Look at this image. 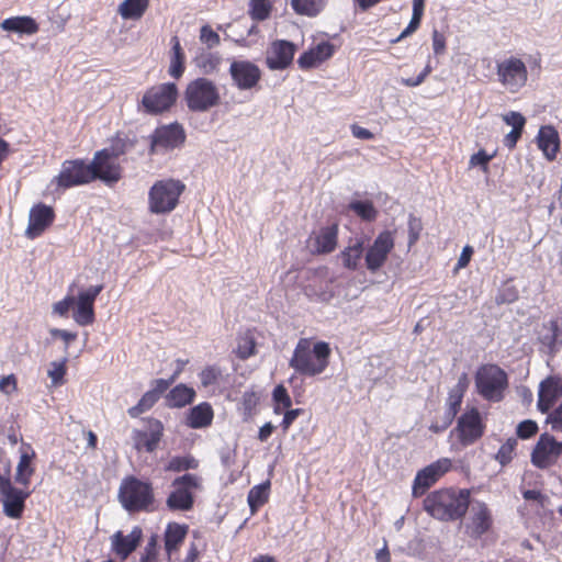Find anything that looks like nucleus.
<instances>
[{
	"label": "nucleus",
	"mask_w": 562,
	"mask_h": 562,
	"mask_svg": "<svg viewBox=\"0 0 562 562\" xmlns=\"http://www.w3.org/2000/svg\"><path fill=\"white\" fill-rule=\"evenodd\" d=\"M471 505V491L454 486L429 492L423 499V509L435 520L453 522L461 520Z\"/></svg>",
	"instance_id": "nucleus-1"
},
{
	"label": "nucleus",
	"mask_w": 562,
	"mask_h": 562,
	"mask_svg": "<svg viewBox=\"0 0 562 562\" xmlns=\"http://www.w3.org/2000/svg\"><path fill=\"white\" fill-rule=\"evenodd\" d=\"M184 189L186 186L180 180L167 179L155 182L148 193L149 211L155 214L173 211Z\"/></svg>",
	"instance_id": "nucleus-6"
},
{
	"label": "nucleus",
	"mask_w": 562,
	"mask_h": 562,
	"mask_svg": "<svg viewBox=\"0 0 562 562\" xmlns=\"http://www.w3.org/2000/svg\"><path fill=\"white\" fill-rule=\"evenodd\" d=\"M431 71L432 66L430 65V61H428L424 70L416 78H402L401 82L406 87H417L425 81V79L429 76Z\"/></svg>",
	"instance_id": "nucleus-59"
},
{
	"label": "nucleus",
	"mask_w": 562,
	"mask_h": 562,
	"mask_svg": "<svg viewBox=\"0 0 562 562\" xmlns=\"http://www.w3.org/2000/svg\"><path fill=\"white\" fill-rule=\"evenodd\" d=\"M547 414V423L551 424L552 429L555 431H562V403Z\"/></svg>",
	"instance_id": "nucleus-60"
},
{
	"label": "nucleus",
	"mask_w": 562,
	"mask_h": 562,
	"mask_svg": "<svg viewBox=\"0 0 562 562\" xmlns=\"http://www.w3.org/2000/svg\"><path fill=\"white\" fill-rule=\"evenodd\" d=\"M517 443L518 441L516 438H508L506 442L499 447L495 459L501 465L505 467L512 462L515 456Z\"/></svg>",
	"instance_id": "nucleus-50"
},
{
	"label": "nucleus",
	"mask_w": 562,
	"mask_h": 562,
	"mask_svg": "<svg viewBox=\"0 0 562 562\" xmlns=\"http://www.w3.org/2000/svg\"><path fill=\"white\" fill-rule=\"evenodd\" d=\"M221 61V56L211 52H202L195 57V65L203 74L214 72L218 68Z\"/></svg>",
	"instance_id": "nucleus-47"
},
{
	"label": "nucleus",
	"mask_w": 562,
	"mask_h": 562,
	"mask_svg": "<svg viewBox=\"0 0 562 562\" xmlns=\"http://www.w3.org/2000/svg\"><path fill=\"white\" fill-rule=\"evenodd\" d=\"M119 501L130 513L153 512L156 499L151 482L134 475L124 477L119 488Z\"/></svg>",
	"instance_id": "nucleus-3"
},
{
	"label": "nucleus",
	"mask_w": 562,
	"mask_h": 562,
	"mask_svg": "<svg viewBox=\"0 0 562 562\" xmlns=\"http://www.w3.org/2000/svg\"><path fill=\"white\" fill-rule=\"evenodd\" d=\"M188 533V526L178 522H170L167 525L164 541L165 550L169 557L177 552L183 543Z\"/></svg>",
	"instance_id": "nucleus-34"
},
{
	"label": "nucleus",
	"mask_w": 562,
	"mask_h": 562,
	"mask_svg": "<svg viewBox=\"0 0 562 562\" xmlns=\"http://www.w3.org/2000/svg\"><path fill=\"white\" fill-rule=\"evenodd\" d=\"M494 156L495 154L490 155L484 149H480L471 156L469 164L471 167L480 166L484 172H487L488 162L494 158Z\"/></svg>",
	"instance_id": "nucleus-57"
},
{
	"label": "nucleus",
	"mask_w": 562,
	"mask_h": 562,
	"mask_svg": "<svg viewBox=\"0 0 562 562\" xmlns=\"http://www.w3.org/2000/svg\"><path fill=\"white\" fill-rule=\"evenodd\" d=\"M395 247V231L384 229L378 234L373 243L366 248L364 267L376 273L386 263Z\"/></svg>",
	"instance_id": "nucleus-11"
},
{
	"label": "nucleus",
	"mask_w": 562,
	"mask_h": 562,
	"mask_svg": "<svg viewBox=\"0 0 562 562\" xmlns=\"http://www.w3.org/2000/svg\"><path fill=\"white\" fill-rule=\"evenodd\" d=\"M184 61L186 56L182 50V47L178 41V37H175L171 46L169 75L176 79H179L183 75L186 69Z\"/></svg>",
	"instance_id": "nucleus-41"
},
{
	"label": "nucleus",
	"mask_w": 562,
	"mask_h": 562,
	"mask_svg": "<svg viewBox=\"0 0 562 562\" xmlns=\"http://www.w3.org/2000/svg\"><path fill=\"white\" fill-rule=\"evenodd\" d=\"M524 128H513L505 137L504 145L509 149H514L517 145V142L521 137Z\"/></svg>",
	"instance_id": "nucleus-64"
},
{
	"label": "nucleus",
	"mask_w": 562,
	"mask_h": 562,
	"mask_svg": "<svg viewBox=\"0 0 562 562\" xmlns=\"http://www.w3.org/2000/svg\"><path fill=\"white\" fill-rule=\"evenodd\" d=\"M108 150L101 149L94 153L92 161L89 162L94 181L101 180L106 184H114L122 179L123 169Z\"/></svg>",
	"instance_id": "nucleus-17"
},
{
	"label": "nucleus",
	"mask_w": 562,
	"mask_h": 562,
	"mask_svg": "<svg viewBox=\"0 0 562 562\" xmlns=\"http://www.w3.org/2000/svg\"><path fill=\"white\" fill-rule=\"evenodd\" d=\"M228 72L234 86L239 90L255 89L262 77L261 69L250 60H233Z\"/></svg>",
	"instance_id": "nucleus-20"
},
{
	"label": "nucleus",
	"mask_w": 562,
	"mask_h": 562,
	"mask_svg": "<svg viewBox=\"0 0 562 562\" xmlns=\"http://www.w3.org/2000/svg\"><path fill=\"white\" fill-rule=\"evenodd\" d=\"M158 397L150 391L143 394L138 403L128 408L127 413L132 418H136L143 413L149 411L157 402Z\"/></svg>",
	"instance_id": "nucleus-49"
},
{
	"label": "nucleus",
	"mask_w": 562,
	"mask_h": 562,
	"mask_svg": "<svg viewBox=\"0 0 562 562\" xmlns=\"http://www.w3.org/2000/svg\"><path fill=\"white\" fill-rule=\"evenodd\" d=\"M102 290L103 285L98 284L79 292L72 313V317L79 326H88L94 322V302Z\"/></svg>",
	"instance_id": "nucleus-22"
},
{
	"label": "nucleus",
	"mask_w": 562,
	"mask_h": 562,
	"mask_svg": "<svg viewBox=\"0 0 562 562\" xmlns=\"http://www.w3.org/2000/svg\"><path fill=\"white\" fill-rule=\"evenodd\" d=\"M331 349L326 341H313L312 338H300L289 366L302 376L322 374L329 366Z\"/></svg>",
	"instance_id": "nucleus-2"
},
{
	"label": "nucleus",
	"mask_w": 562,
	"mask_h": 562,
	"mask_svg": "<svg viewBox=\"0 0 562 562\" xmlns=\"http://www.w3.org/2000/svg\"><path fill=\"white\" fill-rule=\"evenodd\" d=\"M144 422L146 423L145 430L134 429L132 431L133 447L137 452L151 453L158 448L164 437L165 427L161 420L154 417H148Z\"/></svg>",
	"instance_id": "nucleus-16"
},
{
	"label": "nucleus",
	"mask_w": 562,
	"mask_h": 562,
	"mask_svg": "<svg viewBox=\"0 0 562 562\" xmlns=\"http://www.w3.org/2000/svg\"><path fill=\"white\" fill-rule=\"evenodd\" d=\"M537 144L549 161H553L560 150V137L558 131L551 126H541L537 136Z\"/></svg>",
	"instance_id": "nucleus-30"
},
{
	"label": "nucleus",
	"mask_w": 562,
	"mask_h": 562,
	"mask_svg": "<svg viewBox=\"0 0 562 562\" xmlns=\"http://www.w3.org/2000/svg\"><path fill=\"white\" fill-rule=\"evenodd\" d=\"M89 162L82 158L63 161L60 171L52 180L58 189L67 190L89 184L94 181Z\"/></svg>",
	"instance_id": "nucleus-8"
},
{
	"label": "nucleus",
	"mask_w": 562,
	"mask_h": 562,
	"mask_svg": "<svg viewBox=\"0 0 562 562\" xmlns=\"http://www.w3.org/2000/svg\"><path fill=\"white\" fill-rule=\"evenodd\" d=\"M150 0H124L119 7V13L126 20H138L143 16Z\"/></svg>",
	"instance_id": "nucleus-39"
},
{
	"label": "nucleus",
	"mask_w": 562,
	"mask_h": 562,
	"mask_svg": "<svg viewBox=\"0 0 562 562\" xmlns=\"http://www.w3.org/2000/svg\"><path fill=\"white\" fill-rule=\"evenodd\" d=\"M142 539V529L135 527L130 535L116 531L112 536V550L122 560H126L128 555L136 550Z\"/></svg>",
	"instance_id": "nucleus-28"
},
{
	"label": "nucleus",
	"mask_w": 562,
	"mask_h": 562,
	"mask_svg": "<svg viewBox=\"0 0 562 562\" xmlns=\"http://www.w3.org/2000/svg\"><path fill=\"white\" fill-rule=\"evenodd\" d=\"M453 432L462 447L471 446L480 440L485 432V424L479 408L465 409L459 416Z\"/></svg>",
	"instance_id": "nucleus-13"
},
{
	"label": "nucleus",
	"mask_w": 562,
	"mask_h": 562,
	"mask_svg": "<svg viewBox=\"0 0 562 562\" xmlns=\"http://www.w3.org/2000/svg\"><path fill=\"white\" fill-rule=\"evenodd\" d=\"M236 356L241 360H246L256 355V340L250 330L238 337Z\"/></svg>",
	"instance_id": "nucleus-43"
},
{
	"label": "nucleus",
	"mask_w": 562,
	"mask_h": 562,
	"mask_svg": "<svg viewBox=\"0 0 562 562\" xmlns=\"http://www.w3.org/2000/svg\"><path fill=\"white\" fill-rule=\"evenodd\" d=\"M424 9L425 0H413V15L411 22L400 35H409L418 29L424 15Z\"/></svg>",
	"instance_id": "nucleus-51"
},
{
	"label": "nucleus",
	"mask_w": 562,
	"mask_h": 562,
	"mask_svg": "<svg viewBox=\"0 0 562 562\" xmlns=\"http://www.w3.org/2000/svg\"><path fill=\"white\" fill-rule=\"evenodd\" d=\"M338 224L334 223L311 233L306 247L312 255H327L333 252L338 244Z\"/></svg>",
	"instance_id": "nucleus-24"
},
{
	"label": "nucleus",
	"mask_w": 562,
	"mask_h": 562,
	"mask_svg": "<svg viewBox=\"0 0 562 562\" xmlns=\"http://www.w3.org/2000/svg\"><path fill=\"white\" fill-rule=\"evenodd\" d=\"M561 397L562 376L558 374L549 375L539 384L537 408L542 414H547Z\"/></svg>",
	"instance_id": "nucleus-25"
},
{
	"label": "nucleus",
	"mask_w": 562,
	"mask_h": 562,
	"mask_svg": "<svg viewBox=\"0 0 562 562\" xmlns=\"http://www.w3.org/2000/svg\"><path fill=\"white\" fill-rule=\"evenodd\" d=\"M222 376V371L216 366H206L199 373V378L201 381V385L203 387H209L211 385L216 384Z\"/></svg>",
	"instance_id": "nucleus-53"
},
{
	"label": "nucleus",
	"mask_w": 562,
	"mask_h": 562,
	"mask_svg": "<svg viewBox=\"0 0 562 562\" xmlns=\"http://www.w3.org/2000/svg\"><path fill=\"white\" fill-rule=\"evenodd\" d=\"M182 371V367H179L175 373L170 376V379L166 380V379H156L151 382V389L149 390L150 392H153L154 394H156V396L159 398L161 394H164L168 389L169 386L176 381V379L178 378V375L181 373Z\"/></svg>",
	"instance_id": "nucleus-54"
},
{
	"label": "nucleus",
	"mask_w": 562,
	"mask_h": 562,
	"mask_svg": "<svg viewBox=\"0 0 562 562\" xmlns=\"http://www.w3.org/2000/svg\"><path fill=\"white\" fill-rule=\"evenodd\" d=\"M544 328L548 330L542 335L539 340L544 346L550 355L557 353L562 348V329L558 319H551Z\"/></svg>",
	"instance_id": "nucleus-36"
},
{
	"label": "nucleus",
	"mask_w": 562,
	"mask_h": 562,
	"mask_svg": "<svg viewBox=\"0 0 562 562\" xmlns=\"http://www.w3.org/2000/svg\"><path fill=\"white\" fill-rule=\"evenodd\" d=\"M494 526L492 509L485 502L475 501L464 524V533L472 540H479L491 532Z\"/></svg>",
	"instance_id": "nucleus-15"
},
{
	"label": "nucleus",
	"mask_w": 562,
	"mask_h": 562,
	"mask_svg": "<svg viewBox=\"0 0 562 562\" xmlns=\"http://www.w3.org/2000/svg\"><path fill=\"white\" fill-rule=\"evenodd\" d=\"M283 419L281 422V427L283 431H288V429L291 427L293 422L303 413L302 408H294V409H285Z\"/></svg>",
	"instance_id": "nucleus-63"
},
{
	"label": "nucleus",
	"mask_w": 562,
	"mask_h": 562,
	"mask_svg": "<svg viewBox=\"0 0 562 562\" xmlns=\"http://www.w3.org/2000/svg\"><path fill=\"white\" fill-rule=\"evenodd\" d=\"M273 413L281 414L292 406V400L283 384H278L272 392Z\"/></svg>",
	"instance_id": "nucleus-48"
},
{
	"label": "nucleus",
	"mask_w": 562,
	"mask_h": 562,
	"mask_svg": "<svg viewBox=\"0 0 562 562\" xmlns=\"http://www.w3.org/2000/svg\"><path fill=\"white\" fill-rule=\"evenodd\" d=\"M295 53V44L285 40H276L266 50V66L273 71L284 70L292 65Z\"/></svg>",
	"instance_id": "nucleus-23"
},
{
	"label": "nucleus",
	"mask_w": 562,
	"mask_h": 562,
	"mask_svg": "<svg viewBox=\"0 0 562 562\" xmlns=\"http://www.w3.org/2000/svg\"><path fill=\"white\" fill-rule=\"evenodd\" d=\"M214 411L210 403L202 402L193 406L186 418V425L192 429L206 428L212 425Z\"/></svg>",
	"instance_id": "nucleus-32"
},
{
	"label": "nucleus",
	"mask_w": 562,
	"mask_h": 562,
	"mask_svg": "<svg viewBox=\"0 0 562 562\" xmlns=\"http://www.w3.org/2000/svg\"><path fill=\"white\" fill-rule=\"evenodd\" d=\"M184 100L189 110L205 112L220 104V91L216 85L204 77L196 78L188 83Z\"/></svg>",
	"instance_id": "nucleus-7"
},
{
	"label": "nucleus",
	"mask_w": 562,
	"mask_h": 562,
	"mask_svg": "<svg viewBox=\"0 0 562 562\" xmlns=\"http://www.w3.org/2000/svg\"><path fill=\"white\" fill-rule=\"evenodd\" d=\"M172 491L166 499L168 509L172 512H189L195 502V492L203 487V480L194 473L177 476L171 483Z\"/></svg>",
	"instance_id": "nucleus-5"
},
{
	"label": "nucleus",
	"mask_w": 562,
	"mask_h": 562,
	"mask_svg": "<svg viewBox=\"0 0 562 562\" xmlns=\"http://www.w3.org/2000/svg\"><path fill=\"white\" fill-rule=\"evenodd\" d=\"M348 209L357 216H359L362 221L373 222L378 216V211L374 207L371 201H351L348 205Z\"/></svg>",
	"instance_id": "nucleus-44"
},
{
	"label": "nucleus",
	"mask_w": 562,
	"mask_h": 562,
	"mask_svg": "<svg viewBox=\"0 0 562 562\" xmlns=\"http://www.w3.org/2000/svg\"><path fill=\"white\" fill-rule=\"evenodd\" d=\"M273 10L271 0H249L248 14L252 21H266L270 18Z\"/></svg>",
	"instance_id": "nucleus-42"
},
{
	"label": "nucleus",
	"mask_w": 562,
	"mask_h": 562,
	"mask_svg": "<svg viewBox=\"0 0 562 562\" xmlns=\"http://www.w3.org/2000/svg\"><path fill=\"white\" fill-rule=\"evenodd\" d=\"M327 0H291V7L295 13L314 18L326 7Z\"/></svg>",
	"instance_id": "nucleus-40"
},
{
	"label": "nucleus",
	"mask_w": 562,
	"mask_h": 562,
	"mask_svg": "<svg viewBox=\"0 0 562 562\" xmlns=\"http://www.w3.org/2000/svg\"><path fill=\"white\" fill-rule=\"evenodd\" d=\"M453 469L450 458H440L418 470L412 484V496L419 498Z\"/></svg>",
	"instance_id": "nucleus-10"
},
{
	"label": "nucleus",
	"mask_w": 562,
	"mask_h": 562,
	"mask_svg": "<svg viewBox=\"0 0 562 562\" xmlns=\"http://www.w3.org/2000/svg\"><path fill=\"white\" fill-rule=\"evenodd\" d=\"M31 492L13 486L8 475L0 473V499L3 514L11 519H20Z\"/></svg>",
	"instance_id": "nucleus-14"
},
{
	"label": "nucleus",
	"mask_w": 562,
	"mask_h": 562,
	"mask_svg": "<svg viewBox=\"0 0 562 562\" xmlns=\"http://www.w3.org/2000/svg\"><path fill=\"white\" fill-rule=\"evenodd\" d=\"M18 390V380L14 374H9L0 380V392L10 395Z\"/></svg>",
	"instance_id": "nucleus-61"
},
{
	"label": "nucleus",
	"mask_w": 562,
	"mask_h": 562,
	"mask_svg": "<svg viewBox=\"0 0 562 562\" xmlns=\"http://www.w3.org/2000/svg\"><path fill=\"white\" fill-rule=\"evenodd\" d=\"M562 454V442L544 432L540 435L532 452L531 462L539 469H548L553 465Z\"/></svg>",
	"instance_id": "nucleus-18"
},
{
	"label": "nucleus",
	"mask_w": 562,
	"mask_h": 562,
	"mask_svg": "<svg viewBox=\"0 0 562 562\" xmlns=\"http://www.w3.org/2000/svg\"><path fill=\"white\" fill-rule=\"evenodd\" d=\"M137 144L136 137H131L125 133L117 132L111 139L110 146L103 148L114 158L117 159L123 155H126Z\"/></svg>",
	"instance_id": "nucleus-37"
},
{
	"label": "nucleus",
	"mask_w": 562,
	"mask_h": 562,
	"mask_svg": "<svg viewBox=\"0 0 562 562\" xmlns=\"http://www.w3.org/2000/svg\"><path fill=\"white\" fill-rule=\"evenodd\" d=\"M36 452L30 443H23L20 449V459L16 465L14 480L18 484L27 487L35 473L34 460Z\"/></svg>",
	"instance_id": "nucleus-27"
},
{
	"label": "nucleus",
	"mask_w": 562,
	"mask_h": 562,
	"mask_svg": "<svg viewBox=\"0 0 562 562\" xmlns=\"http://www.w3.org/2000/svg\"><path fill=\"white\" fill-rule=\"evenodd\" d=\"M56 213L53 206L43 202L35 203L29 213L25 236L29 239L41 237L55 222Z\"/></svg>",
	"instance_id": "nucleus-21"
},
{
	"label": "nucleus",
	"mask_w": 562,
	"mask_h": 562,
	"mask_svg": "<svg viewBox=\"0 0 562 562\" xmlns=\"http://www.w3.org/2000/svg\"><path fill=\"white\" fill-rule=\"evenodd\" d=\"M50 366L52 368L48 370V376L52 379L53 385L57 386L64 384V376L67 371L66 360L52 362Z\"/></svg>",
	"instance_id": "nucleus-55"
},
{
	"label": "nucleus",
	"mask_w": 562,
	"mask_h": 562,
	"mask_svg": "<svg viewBox=\"0 0 562 562\" xmlns=\"http://www.w3.org/2000/svg\"><path fill=\"white\" fill-rule=\"evenodd\" d=\"M76 297L72 295H66L63 300L56 302L53 305L54 313L58 314L59 316H67L70 307L75 305Z\"/></svg>",
	"instance_id": "nucleus-58"
},
{
	"label": "nucleus",
	"mask_w": 562,
	"mask_h": 562,
	"mask_svg": "<svg viewBox=\"0 0 562 562\" xmlns=\"http://www.w3.org/2000/svg\"><path fill=\"white\" fill-rule=\"evenodd\" d=\"M178 94L176 83L155 85L145 91L140 103L147 114L158 115L176 104Z\"/></svg>",
	"instance_id": "nucleus-9"
},
{
	"label": "nucleus",
	"mask_w": 562,
	"mask_h": 562,
	"mask_svg": "<svg viewBox=\"0 0 562 562\" xmlns=\"http://www.w3.org/2000/svg\"><path fill=\"white\" fill-rule=\"evenodd\" d=\"M0 26L9 33L31 35L38 32L37 22L27 15L8 18L1 22Z\"/></svg>",
	"instance_id": "nucleus-35"
},
{
	"label": "nucleus",
	"mask_w": 562,
	"mask_h": 562,
	"mask_svg": "<svg viewBox=\"0 0 562 562\" xmlns=\"http://www.w3.org/2000/svg\"><path fill=\"white\" fill-rule=\"evenodd\" d=\"M477 394L485 401L497 403L503 401L508 389V375L495 363L481 364L474 375Z\"/></svg>",
	"instance_id": "nucleus-4"
},
{
	"label": "nucleus",
	"mask_w": 562,
	"mask_h": 562,
	"mask_svg": "<svg viewBox=\"0 0 562 562\" xmlns=\"http://www.w3.org/2000/svg\"><path fill=\"white\" fill-rule=\"evenodd\" d=\"M503 120L507 125L513 126V128H524L526 124V119L524 115L515 111L504 115Z\"/></svg>",
	"instance_id": "nucleus-62"
},
{
	"label": "nucleus",
	"mask_w": 562,
	"mask_h": 562,
	"mask_svg": "<svg viewBox=\"0 0 562 562\" xmlns=\"http://www.w3.org/2000/svg\"><path fill=\"white\" fill-rule=\"evenodd\" d=\"M270 482L255 485L250 488L247 496V502L251 514H256L257 510L262 507L269 501Z\"/></svg>",
	"instance_id": "nucleus-38"
},
{
	"label": "nucleus",
	"mask_w": 562,
	"mask_h": 562,
	"mask_svg": "<svg viewBox=\"0 0 562 562\" xmlns=\"http://www.w3.org/2000/svg\"><path fill=\"white\" fill-rule=\"evenodd\" d=\"M539 430L538 424L535 420L526 419L518 424L516 434L520 439H529L533 437Z\"/></svg>",
	"instance_id": "nucleus-56"
},
{
	"label": "nucleus",
	"mask_w": 562,
	"mask_h": 562,
	"mask_svg": "<svg viewBox=\"0 0 562 562\" xmlns=\"http://www.w3.org/2000/svg\"><path fill=\"white\" fill-rule=\"evenodd\" d=\"M423 228L424 227L420 217H417L414 214H409L407 221L408 249L415 246L419 240Z\"/></svg>",
	"instance_id": "nucleus-52"
},
{
	"label": "nucleus",
	"mask_w": 562,
	"mask_h": 562,
	"mask_svg": "<svg viewBox=\"0 0 562 562\" xmlns=\"http://www.w3.org/2000/svg\"><path fill=\"white\" fill-rule=\"evenodd\" d=\"M260 398L261 394L258 391L251 389L244 392L239 409L241 411L245 419H248L256 414V409L260 403Z\"/></svg>",
	"instance_id": "nucleus-45"
},
{
	"label": "nucleus",
	"mask_w": 562,
	"mask_h": 562,
	"mask_svg": "<svg viewBox=\"0 0 562 562\" xmlns=\"http://www.w3.org/2000/svg\"><path fill=\"white\" fill-rule=\"evenodd\" d=\"M198 467L199 461L192 456H176L169 460L165 470L169 472H183L188 470H195Z\"/></svg>",
	"instance_id": "nucleus-46"
},
{
	"label": "nucleus",
	"mask_w": 562,
	"mask_h": 562,
	"mask_svg": "<svg viewBox=\"0 0 562 562\" xmlns=\"http://www.w3.org/2000/svg\"><path fill=\"white\" fill-rule=\"evenodd\" d=\"M186 140V132L181 124L171 123L157 127L150 136V154L159 149L170 150L181 146Z\"/></svg>",
	"instance_id": "nucleus-19"
},
{
	"label": "nucleus",
	"mask_w": 562,
	"mask_h": 562,
	"mask_svg": "<svg viewBox=\"0 0 562 562\" xmlns=\"http://www.w3.org/2000/svg\"><path fill=\"white\" fill-rule=\"evenodd\" d=\"M470 380L467 373H462L457 384L449 391L448 397L446 401V412L445 414L449 416V418H456L459 413L463 397L469 389Z\"/></svg>",
	"instance_id": "nucleus-31"
},
{
	"label": "nucleus",
	"mask_w": 562,
	"mask_h": 562,
	"mask_svg": "<svg viewBox=\"0 0 562 562\" xmlns=\"http://www.w3.org/2000/svg\"><path fill=\"white\" fill-rule=\"evenodd\" d=\"M336 52V47L329 42H321L302 53L296 63L301 70L307 71L318 68L330 59Z\"/></svg>",
	"instance_id": "nucleus-26"
},
{
	"label": "nucleus",
	"mask_w": 562,
	"mask_h": 562,
	"mask_svg": "<svg viewBox=\"0 0 562 562\" xmlns=\"http://www.w3.org/2000/svg\"><path fill=\"white\" fill-rule=\"evenodd\" d=\"M496 75L498 82L512 93L518 92L526 86L528 80L526 64L515 56L498 61L496 65Z\"/></svg>",
	"instance_id": "nucleus-12"
},
{
	"label": "nucleus",
	"mask_w": 562,
	"mask_h": 562,
	"mask_svg": "<svg viewBox=\"0 0 562 562\" xmlns=\"http://www.w3.org/2000/svg\"><path fill=\"white\" fill-rule=\"evenodd\" d=\"M366 248L362 238H353L340 251L339 259L344 268L350 271H357L362 267V259L364 260Z\"/></svg>",
	"instance_id": "nucleus-29"
},
{
	"label": "nucleus",
	"mask_w": 562,
	"mask_h": 562,
	"mask_svg": "<svg viewBox=\"0 0 562 562\" xmlns=\"http://www.w3.org/2000/svg\"><path fill=\"white\" fill-rule=\"evenodd\" d=\"M196 392L184 383L175 385L165 396L166 406L169 408H182L192 404Z\"/></svg>",
	"instance_id": "nucleus-33"
}]
</instances>
